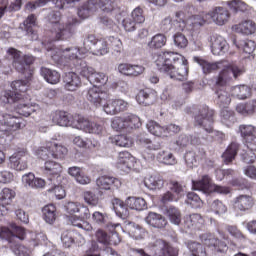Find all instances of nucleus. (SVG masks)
Returning <instances> with one entry per match:
<instances>
[{
	"mask_svg": "<svg viewBox=\"0 0 256 256\" xmlns=\"http://www.w3.org/2000/svg\"><path fill=\"white\" fill-rule=\"evenodd\" d=\"M90 217H83V212L80 213L79 216H71L69 222L73 227H78V229H83L84 231H93V226L89 224V222L85 221V219H89Z\"/></svg>",
	"mask_w": 256,
	"mask_h": 256,
	"instance_id": "nucleus-37",
	"label": "nucleus"
},
{
	"mask_svg": "<svg viewBox=\"0 0 256 256\" xmlns=\"http://www.w3.org/2000/svg\"><path fill=\"white\" fill-rule=\"evenodd\" d=\"M74 119L75 116L63 111H57L52 116L53 123L60 127H73Z\"/></svg>",
	"mask_w": 256,
	"mask_h": 256,
	"instance_id": "nucleus-27",
	"label": "nucleus"
},
{
	"mask_svg": "<svg viewBox=\"0 0 256 256\" xmlns=\"http://www.w3.org/2000/svg\"><path fill=\"white\" fill-rule=\"evenodd\" d=\"M192 188L194 191H200L204 195H209V193H219L220 195H229L231 190L225 186H219L211 182V177L209 175L202 176L199 181H192Z\"/></svg>",
	"mask_w": 256,
	"mask_h": 256,
	"instance_id": "nucleus-7",
	"label": "nucleus"
},
{
	"mask_svg": "<svg viewBox=\"0 0 256 256\" xmlns=\"http://www.w3.org/2000/svg\"><path fill=\"white\" fill-rule=\"evenodd\" d=\"M13 199H15V192L10 188H3L0 193V203L5 205H11Z\"/></svg>",
	"mask_w": 256,
	"mask_h": 256,
	"instance_id": "nucleus-53",
	"label": "nucleus"
},
{
	"mask_svg": "<svg viewBox=\"0 0 256 256\" xmlns=\"http://www.w3.org/2000/svg\"><path fill=\"white\" fill-rule=\"evenodd\" d=\"M186 203H188V205H191L193 209H201V207H203V200H201L199 195H197L195 192H189L187 194Z\"/></svg>",
	"mask_w": 256,
	"mask_h": 256,
	"instance_id": "nucleus-58",
	"label": "nucleus"
},
{
	"mask_svg": "<svg viewBox=\"0 0 256 256\" xmlns=\"http://www.w3.org/2000/svg\"><path fill=\"white\" fill-rule=\"evenodd\" d=\"M154 63L157 69L162 73H167L170 79L185 81L189 75L187 59L181 54L172 51L160 52L155 55Z\"/></svg>",
	"mask_w": 256,
	"mask_h": 256,
	"instance_id": "nucleus-1",
	"label": "nucleus"
},
{
	"mask_svg": "<svg viewBox=\"0 0 256 256\" xmlns=\"http://www.w3.org/2000/svg\"><path fill=\"white\" fill-rule=\"evenodd\" d=\"M215 112L209 107H203L195 117L197 125L203 127L207 133H213V115Z\"/></svg>",
	"mask_w": 256,
	"mask_h": 256,
	"instance_id": "nucleus-14",
	"label": "nucleus"
},
{
	"mask_svg": "<svg viewBox=\"0 0 256 256\" xmlns=\"http://www.w3.org/2000/svg\"><path fill=\"white\" fill-rule=\"evenodd\" d=\"M126 205L129 209H133L135 211H143V209L147 208V202L145 199L139 197H128Z\"/></svg>",
	"mask_w": 256,
	"mask_h": 256,
	"instance_id": "nucleus-42",
	"label": "nucleus"
},
{
	"mask_svg": "<svg viewBox=\"0 0 256 256\" xmlns=\"http://www.w3.org/2000/svg\"><path fill=\"white\" fill-rule=\"evenodd\" d=\"M64 209L66 213H69V215H73L75 213H82V217L84 218L91 217L89 208L79 202H67L66 204H64Z\"/></svg>",
	"mask_w": 256,
	"mask_h": 256,
	"instance_id": "nucleus-26",
	"label": "nucleus"
},
{
	"mask_svg": "<svg viewBox=\"0 0 256 256\" xmlns=\"http://www.w3.org/2000/svg\"><path fill=\"white\" fill-rule=\"evenodd\" d=\"M22 183L24 187H28L29 189H43L47 186V181L35 177V174L31 172L22 176Z\"/></svg>",
	"mask_w": 256,
	"mask_h": 256,
	"instance_id": "nucleus-22",
	"label": "nucleus"
},
{
	"mask_svg": "<svg viewBox=\"0 0 256 256\" xmlns=\"http://www.w3.org/2000/svg\"><path fill=\"white\" fill-rule=\"evenodd\" d=\"M14 107H15V111L11 112L10 115H16V117L17 115H22V117H29L33 113H35V111H37L35 106L29 105V104H23L21 102H19Z\"/></svg>",
	"mask_w": 256,
	"mask_h": 256,
	"instance_id": "nucleus-39",
	"label": "nucleus"
},
{
	"mask_svg": "<svg viewBox=\"0 0 256 256\" xmlns=\"http://www.w3.org/2000/svg\"><path fill=\"white\" fill-rule=\"evenodd\" d=\"M125 231L135 239L136 241H141L145 239V230L141 226L135 224V222L126 221L124 226Z\"/></svg>",
	"mask_w": 256,
	"mask_h": 256,
	"instance_id": "nucleus-30",
	"label": "nucleus"
},
{
	"mask_svg": "<svg viewBox=\"0 0 256 256\" xmlns=\"http://www.w3.org/2000/svg\"><path fill=\"white\" fill-rule=\"evenodd\" d=\"M85 97L87 101H89V103H91L95 107H101V104L106 103L109 99L108 93L102 91L101 88L97 86L89 88L85 94Z\"/></svg>",
	"mask_w": 256,
	"mask_h": 256,
	"instance_id": "nucleus-15",
	"label": "nucleus"
},
{
	"mask_svg": "<svg viewBox=\"0 0 256 256\" xmlns=\"http://www.w3.org/2000/svg\"><path fill=\"white\" fill-rule=\"evenodd\" d=\"M227 5L233 13H245V11H249V5L242 0L228 1Z\"/></svg>",
	"mask_w": 256,
	"mask_h": 256,
	"instance_id": "nucleus-48",
	"label": "nucleus"
},
{
	"mask_svg": "<svg viewBox=\"0 0 256 256\" xmlns=\"http://www.w3.org/2000/svg\"><path fill=\"white\" fill-rule=\"evenodd\" d=\"M67 154V148L63 145H58L55 142H48L46 147L40 150L41 159L53 157L54 159H63Z\"/></svg>",
	"mask_w": 256,
	"mask_h": 256,
	"instance_id": "nucleus-13",
	"label": "nucleus"
},
{
	"mask_svg": "<svg viewBox=\"0 0 256 256\" xmlns=\"http://www.w3.org/2000/svg\"><path fill=\"white\" fill-rule=\"evenodd\" d=\"M211 51L213 55H225L229 51V44L223 36L214 35L211 37Z\"/></svg>",
	"mask_w": 256,
	"mask_h": 256,
	"instance_id": "nucleus-19",
	"label": "nucleus"
},
{
	"mask_svg": "<svg viewBox=\"0 0 256 256\" xmlns=\"http://www.w3.org/2000/svg\"><path fill=\"white\" fill-rule=\"evenodd\" d=\"M78 69H79L80 75H82V77H86V79H88V81H91V77H93V75L95 73V69L93 67L87 66V64L85 62H81L80 67Z\"/></svg>",
	"mask_w": 256,
	"mask_h": 256,
	"instance_id": "nucleus-64",
	"label": "nucleus"
},
{
	"mask_svg": "<svg viewBox=\"0 0 256 256\" xmlns=\"http://www.w3.org/2000/svg\"><path fill=\"white\" fill-rule=\"evenodd\" d=\"M40 73L45 81L50 83V85H57V83L61 81V74H59L57 70L42 67Z\"/></svg>",
	"mask_w": 256,
	"mask_h": 256,
	"instance_id": "nucleus-38",
	"label": "nucleus"
},
{
	"mask_svg": "<svg viewBox=\"0 0 256 256\" xmlns=\"http://www.w3.org/2000/svg\"><path fill=\"white\" fill-rule=\"evenodd\" d=\"M10 167L15 171H25L27 169V154L25 152L14 153L10 157Z\"/></svg>",
	"mask_w": 256,
	"mask_h": 256,
	"instance_id": "nucleus-23",
	"label": "nucleus"
},
{
	"mask_svg": "<svg viewBox=\"0 0 256 256\" xmlns=\"http://www.w3.org/2000/svg\"><path fill=\"white\" fill-rule=\"evenodd\" d=\"M96 3V11L97 9H101L104 13H111L115 9V2L111 0H99Z\"/></svg>",
	"mask_w": 256,
	"mask_h": 256,
	"instance_id": "nucleus-60",
	"label": "nucleus"
},
{
	"mask_svg": "<svg viewBox=\"0 0 256 256\" xmlns=\"http://www.w3.org/2000/svg\"><path fill=\"white\" fill-rule=\"evenodd\" d=\"M8 55L13 59V67L16 71L25 75L27 79H30L31 75H33L31 64L35 61L33 56H23L21 52L14 48L8 49Z\"/></svg>",
	"mask_w": 256,
	"mask_h": 256,
	"instance_id": "nucleus-6",
	"label": "nucleus"
},
{
	"mask_svg": "<svg viewBox=\"0 0 256 256\" xmlns=\"http://www.w3.org/2000/svg\"><path fill=\"white\" fill-rule=\"evenodd\" d=\"M50 23L54 27L56 41H63L65 39H70V37L75 35V27L79 25V20L70 16L68 18H64L61 23V13L54 12L50 16Z\"/></svg>",
	"mask_w": 256,
	"mask_h": 256,
	"instance_id": "nucleus-3",
	"label": "nucleus"
},
{
	"mask_svg": "<svg viewBox=\"0 0 256 256\" xmlns=\"http://www.w3.org/2000/svg\"><path fill=\"white\" fill-rule=\"evenodd\" d=\"M55 211L56 209L54 205H48L42 209L44 220L46 221V223H49V225L55 223V219L57 218Z\"/></svg>",
	"mask_w": 256,
	"mask_h": 256,
	"instance_id": "nucleus-52",
	"label": "nucleus"
},
{
	"mask_svg": "<svg viewBox=\"0 0 256 256\" xmlns=\"http://www.w3.org/2000/svg\"><path fill=\"white\" fill-rule=\"evenodd\" d=\"M61 171H63V167L55 161H46L44 164V173L46 175H59Z\"/></svg>",
	"mask_w": 256,
	"mask_h": 256,
	"instance_id": "nucleus-49",
	"label": "nucleus"
},
{
	"mask_svg": "<svg viewBox=\"0 0 256 256\" xmlns=\"http://www.w3.org/2000/svg\"><path fill=\"white\" fill-rule=\"evenodd\" d=\"M109 53V46L105 39H100L96 42V45L93 48V54L97 56L107 55Z\"/></svg>",
	"mask_w": 256,
	"mask_h": 256,
	"instance_id": "nucleus-56",
	"label": "nucleus"
},
{
	"mask_svg": "<svg viewBox=\"0 0 256 256\" xmlns=\"http://www.w3.org/2000/svg\"><path fill=\"white\" fill-rule=\"evenodd\" d=\"M188 249L192 253V256H207V251H205V248H203V245L197 242L189 243Z\"/></svg>",
	"mask_w": 256,
	"mask_h": 256,
	"instance_id": "nucleus-62",
	"label": "nucleus"
},
{
	"mask_svg": "<svg viewBox=\"0 0 256 256\" xmlns=\"http://www.w3.org/2000/svg\"><path fill=\"white\" fill-rule=\"evenodd\" d=\"M241 136L248 144V149H256V128L253 125H240Z\"/></svg>",
	"mask_w": 256,
	"mask_h": 256,
	"instance_id": "nucleus-18",
	"label": "nucleus"
},
{
	"mask_svg": "<svg viewBox=\"0 0 256 256\" xmlns=\"http://www.w3.org/2000/svg\"><path fill=\"white\" fill-rule=\"evenodd\" d=\"M239 151V144L237 143H231L226 151L222 154V159L224 160V163L229 164L231 161L237 157V153Z\"/></svg>",
	"mask_w": 256,
	"mask_h": 256,
	"instance_id": "nucleus-44",
	"label": "nucleus"
},
{
	"mask_svg": "<svg viewBox=\"0 0 256 256\" xmlns=\"http://www.w3.org/2000/svg\"><path fill=\"white\" fill-rule=\"evenodd\" d=\"M48 57H51L55 63H71V61H81L85 51L77 46H70L64 49H59L57 47H52L47 51Z\"/></svg>",
	"mask_w": 256,
	"mask_h": 256,
	"instance_id": "nucleus-4",
	"label": "nucleus"
},
{
	"mask_svg": "<svg viewBox=\"0 0 256 256\" xmlns=\"http://www.w3.org/2000/svg\"><path fill=\"white\" fill-rule=\"evenodd\" d=\"M92 221L96 225L104 226L106 229L110 230L111 232L115 231L117 227H121V224L119 223H113V222H108L107 223V214L99 211H95L92 214Z\"/></svg>",
	"mask_w": 256,
	"mask_h": 256,
	"instance_id": "nucleus-24",
	"label": "nucleus"
},
{
	"mask_svg": "<svg viewBox=\"0 0 256 256\" xmlns=\"http://www.w3.org/2000/svg\"><path fill=\"white\" fill-rule=\"evenodd\" d=\"M205 220L201 217V214H192L189 216L184 217V228L185 229H201Z\"/></svg>",
	"mask_w": 256,
	"mask_h": 256,
	"instance_id": "nucleus-33",
	"label": "nucleus"
},
{
	"mask_svg": "<svg viewBox=\"0 0 256 256\" xmlns=\"http://www.w3.org/2000/svg\"><path fill=\"white\" fill-rule=\"evenodd\" d=\"M157 159L159 163H163L164 165H177V158L169 151H160L157 155Z\"/></svg>",
	"mask_w": 256,
	"mask_h": 256,
	"instance_id": "nucleus-47",
	"label": "nucleus"
},
{
	"mask_svg": "<svg viewBox=\"0 0 256 256\" xmlns=\"http://www.w3.org/2000/svg\"><path fill=\"white\" fill-rule=\"evenodd\" d=\"M145 222L147 225H150V227H154L155 229H164L167 225L165 217L155 212H149L145 218Z\"/></svg>",
	"mask_w": 256,
	"mask_h": 256,
	"instance_id": "nucleus-28",
	"label": "nucleus"
},
{
	"mask_svg": "<svg viewBox=\"0 0 256 256\" xmlns=\"http://www.w3.org/2000/svg\"><path fill=\"white\" fill-rule=\"evenodd\" d=\"M63 81L67 91H77L81 87V78L75 72L66 73Z\"/></svg>",
	"mask_w": 256,
	"mask_h": 256,
	"instance_id": "nucleus-29",
	"label": "nucleus"
},
{
	"mask_svg": "<svg viewBox=\"0 0 256 256\" xmlns=\"http://www.w3.org/2000/svg\"><path fill=\"white\" fill-rule=\"evenodd\" d=\"M82 197L90 207H97L99 205V196L92 191H84Z\"/></svg>",
	"mask_w": 256,
	"mask_h": 256,
	"instance_id": "nucleus-57",
	"label": "nucleus"
},
{
	"mask_svg": "<svg viewBox=\"0 0 256 256\" xmlns=\"http://www.w3.org/2000/svg\"><path fill=\"white\" fill-rule=\"evenodd\" d=\"M174 45L178 47V49H185L187 45H189V40L183 33H176L173 35Z\"/></svg>",
	"mask_w": 256,
	"mask_h": 256,
	"instance_id": "nucleus-63",
	"label": "nucleus"
},
{
	"mask_svg": "<svg viewBox=\"0 0 256 256\" xmlns=\"http://www.w3.org/2000/svg\"><path fill=\"white\" fill-rule=\"evenodd\" d=\"M136 101L139 103V105H151L153 103V99H151V94L147 92L146 90H141L137 96Z\"/></svg>",
	"mask_w": 256,
	"mask_h": 256,
	"instance_id": "nucleus-61",
	"label": "nucleus"
},
{
	"mask_svg": "<svg viewBox=\"0 0 256 256\" xmlns=\"http://www.w3.org/2000/svg\"><path fill=\"white\" fill-rule=\"evenodd\" d=\"M253 205H255V200L251 195L242 194L234 199V207L238 211H249Z\"/></svg>",
	"mask_w": 256,
	"mask_h": 256,
	"instance_id": "nucleus-25",
	"label": "nucleus"
},
{
	"mask_svg": "<svg viewBox=\"0 0 256 256\" xmlns=\"http://www.w3.org/2000/svg\"><path fill=\"white\" fill-rule=\"evenodd\" d=\"M200 241L207 247H214V249L220 253H223V251L227 249V244H225V242L219 241V239L215 238V235L211 233L200 235Z\"/></svg>",
	"mask_w": 256,
	"mask_h": 256,
	"instance_id": "nucleus-20",
	"label": "nucleus"
},
{
	"mask_svg": "<svg viewBox=\"0 0 256 256\" xmlns=\"http://www.w3.org/2000/svg\"><path fill=\"white\" fill-rule=\"evenodd\" d=\"M97 187L109 191L111 187H121V181L111 176H101L96 180Z\"/></svg>",
	"mask_w": 256,
	"mask_h": 256,
	"instance_id": "nucleus-34",
	"label": "nucleus"
},
{
	"mask_svg": "<svg viewBox=\"0 0 256 256\" xmlns=\"http://www.w3.org/2000/svg\"><path fill=\"white\" fill-rule=\"evenodd\" d=\"M201 159H203V154L199 150L187 151L184 154L185 164L188 169L199 167V161H201Z\"/></svg>",
	"mask_w": 256,
	"mask_h": 256,
	"instance_id": "nucleus-31",
	"label": "nucleus"
},
{
	"mask_svg": "<svg viewBox=\"0 0 256 256\" xmlns=\"http://www.w3.org/2000/svg\"><path fill=\"white\" fill-rule=\"evenodd\" d=\"M141 126V118L135 114H125L122 117H114L111 127L114 131H132L139 129Z\"/></svg>",
	"mask_w": 256,
	"mask_h": 256,
	"instance_id": "nucleus-8",
	"label": "nucleus"
},
{
	"mask_svg": "<svg viewBox=\"0 0 256 256\" xmlns=\"http://www.w3.org/2000/svg\"><path fill=\"white\" fill-rule=\"evenodd\" d=\"M72 128L80 129L81 131H85V133H94L95 135H101L103 133V126L101 124L91 122L81 115L74 116Z\"/></svg>",
	"mask_w": 256,
	"mask_h": 256,
	"instance_id": "nucleus-12",
	"label": "nucleus"
},
{
	"mask_svg": "<svg viewBox=\"0 0 256 256\" xmlns=\"http://www.w3.org/2000/svg\"><path fill=\"white\" fill-rule=\"evenodd\" d=\"M207 17L210 19V23H215L216 25H225V23L229 21L231 14H229V10L218 6L208 12Z\"/></svg>",
	"mask_w": 256,
	"mask_h": 256,
	"instance_id": "nucleus-17",
	"label": "nucleus"
},
{
	"mask_svg": "<svg viewBox=\"0 0 256 256\" xmlns=\"http://www.w3.org/2000/svg\"><path fill=\"white\" fill-rule=\"evenodd\" d=\"M146 127L149 133L155 135V137H167V131H165V128L155 121H149Z\"/></svg>",
	"mask_w": 256,
	"mask_h": 256,
	"instance_id": "nucleus-46",
	"label": "nucleus"
},
{
	"mask_svg": "<svg viewBox=\"0 0 256 256\" xmlns=\"http://www.w3.org/2000/svg\"><path fill=\"white\" fill-rule=\"evenodd\" d=\"M95 11H97V3L95 0H89L78 9V16L80 19H87L90 17L91 13H95Z\"/></svg>",
	"mask_w": 256,
	"mask_h": 256,
	"instance_id": "nucleus-40",
	"label": "nucleus"
},
{
	"mask_svg": "<svg viewBox=\"0 0 256 256\" xmlns=\"http://www.w3.org/2000/svg\"><path fill=\"white\" fill-rule=\"evenodd\" d=\"M167 43V37L163 34H156L152 37L151 41L148 42V47L150 49H161V47H165Z\"/></svg>",
	"mask_w": 256,
	"mask_h": 256,
	"instance_id": "nucleus-50",
	"label": "nucleus"
},
{
	"mask_svg": "<svg viewBox=\"0 0 256 256\" xmlns=\"http://www.w3.org/2000/svg\"><path fill=\"white\" fill-rule=\"evenodd\" d=\"M12 90H6L2 96L3 103H18L25 99V94L29 91V80H17L11 83Z\"/></svg>",
	"mask_w": 256,
	"mask_h": 256,
	"instance_id": "nucleus-5",
	"label": "nucleus"
},
{
	"mask_svg": "<svg viewBox=\"0 0 256 256\" xmlns=\"http://www.w3.org/2000/svg\"><path fill=\"white\" fill-rule=\"evenodd\" d=\"M144 185L151 191H157V189H163L165 185V180L159 174L151 175L148 178H145Z\"/></svg>",
	"mask_w": 256,
	"mask_h": 256,
	"instance_id": "nucleus-36",
	"label": "nucleus"
},
{
	"mask_svg": "<svg viewBox=\"0 0 256 256\" xmlns=\"http://www.w3.org/2000/svg\"><path fill=\"white\" fill-rule=\"evenodd\" d=\"M195 63H198L200 67H202L203 73H211L212 71H217V69H221L220 73L216 77V85L218 87H225V85H229L231 81L241 77L243 73H245V67L237 64H229L227 61H218L214 63L207 62L197 56L194 58Z\"/></svg>",
	"mask_w": 256,
	"mask_h": 256,
	"instance_id": "nucleus-2",
	"label": "nucleus"
},
{
	"mask_svg": "<svg viewBox=\"0 0 256 256\" xmlns=\"http://www.w3.org/2000/svg\"><path fill=\"white\" fill-rule=\"evenodd\" d=\"M110 139L111 143L117 145L118 147H131L133 145V140L126 135H116Z\"/></svg>",
	"mask_w": 256,
	"mask_h": 256,
	"instance_id": "nucleus-51",
	"label": "nucleus"
},
{
	"mask_svg": "<svg viewBox=\"0 0 256 256\" xmlns=\"http://www.w3.org/2000/svg\"><path fill=\"white\" fill-rule=\"evenodd\" d=\"M231 95L237 99H247V97H251V88L247 85L234 86L231 89Z\"/></svg>",
	"mask_w": 256,
	"mask_h": 256,
	"instance_id": "nucleus-43",
	"label": "nucleus"
},
{
	"mask_svg": "<svg viewBox=\"0 0 256 256\" xmlns=\"http://www.w3.org/2000/svg\"><path fill=\"white\" fill-rule=\"evenodd\" d=\"M23 127H25V121L19 116L11 113L0 115V131L2 133L17 131V129H23Z\"/></svg>",
	"mask_w": 256,
	"mask_h": 256,
	"instance_id": "nucleus-10",
	"label": "nucleus"
},
{
	"mask_svg": "<svg viewBox=\"0 0 256 256\" xmlns=\"http://www.w3.org/2000/svg\"><path fill=\"white\" fill-rule=\"evenodd\" d=\"M190 143H192L193 145H197L199 141L191 140L190 136L181 134L176 139V141L172 143V149H174V151H179L180 149H185V147H187V145H189Z\"/></svg>",
	"mask_w": 256,
	"mask_h": 256,
	"instance_id": "nucleus-41",
	"label": "nucleus"
},
{
	"mask_svg": "<svg viewBox=\"0 0 256 256\" xmlns=\"http://www.w3.org/2000/svg\"><path fill=\"white\" fill-rule=\"evenodd\" d=\"M166 215L173 225H179V223H181V212L179 209L170 206L166 211Z\"/></svg>",
	"mask_w": 256,
	"mask_h": 256,
	"instance_id": "nucleus-55",
	"label": "nucleus"
},
{
	"mask_svg": "<svg viewBox=\"0 0 256 256\" xmlns=\"http://www.w3.org/2000/svg\"><path fill=\"white\" fill-rule=\"evenodd\" d=\"M113 211H115L118 217H127L129 211L127 210V205L119 198L112 199Z\"/></svg>",
	"mask_w": 256,
	"mask_h": 256,
	"instance_id": "nucleus-45",
	"label": "nucleus"
},
{
	"mask_svg": "<svg viewBox=\"0 0 256 256\" xmlns=\"http://www.w3.org/2000/svg\"><path fill=\"white\" fill-rule=\"evenodd\" d=\"M116 167L123 173H129L135 167V157L128 151L119 152Z\"/></svg>",
	"mask_w": 256,
	"mask_h": 256,
	"instance_id": "nucleus-16",
	"label": "nucleus"
},
{
	"mask_svg": "<svg viewBox=\"0 0 256 256\" xmlns=\"http://www.w3.org/2000/svg\"><path fill=\"white\" fill-rule=\"evenodd\" d=\"M147 249L155 256H177L178 252L171 247L169 243L160 238L153 239L147 246Z\"/></svg>",
	"mask_w": 256,
	"mask_h": 256,
	"instance_id": "nucleus-9",
	"label": "nucleus"
},
{
	"mask_svg": "<svg viewBox=\"0 0 256 256\" xmlns=\"http://www.w3.org/2000/svg\"><path fill=\"white\" fill-rule=\"evenodd\" d=\"M235 33H241L242 35H253L256 31V24L253 20H246L239 24L232 26Z\"/></svg>",
	"mask_w": 256,
	"mask_h": 256,
	"instance_id": "nucleus-35",
	"label": "nucleus"
},
{
	"mask_svg": "<svg viewBox=\"0 0 256 256\" xmlns=\"http://www.w3.org/2000/svg\"><path fill=\"white\" fill-rule=\"evenodd\" d=\"M223 88H220L216 90V103L219 105V107H223L224 109H227V106L231 103V93H229V88H227V85L222 86Z\"/></svg>",
	"mask_w": 256,
	"mask_h": 256,
	"instance_id": "nucleus-32",
	"label": "nucleus"
},
{
	"mask_svg": "<svg viewBox=\"0 0 256 256\" xmlns=\"http://www.w3.org/2000/svg\"><path fill=\"white\" fill-rule=\"evenodd\" d=\"M118 71L121 75H126V77H139V75H143L145 72V67L141 65L122 63L118 65Z\"/></svg>",
	"mask_w": 256,
	"mask_h": 256,
	"instance_id": "nucleus-21",
	"label": "nucleus"
},
{
	"mask_svg": "<svg viewBox=\"0 0 256 256\" xmlns=\"http://www.w3.org/2000/svg\"><path fill=\"white\" fill-rule=\"evenodd\" d=\"M0 237L8 241L10 249H12L13 253L17 256H31V249L20 245L17 242V236H13V233H11L9 229L2 227L0 229Z\"/></svg>",
	"mask_w": 256,
	"mask_h": 256,
	"instance_id": "nucleus-11",
	"label": "nucleus"
},
{
	"mask_svg": "<svg viewBox=\"0 0 256 256\" xmlns=\"http://www.w3.org/2000/svg\"><path fill=\"white\" fill-rule=\"evenodd\" d=\"M46 185H49L48 188L49 193H53L56 197V199H64L66 193L65 189H63L61 186H57L53 184V179H48L46 182Z\"/></svg>",
	"mask_w": 256,
	"mask_h": 256,
	"instance_id": "nucleus-54",
	"label": "nucleus"
},
{
	"mask_svg": "<svg viewBox=\"0 0 256 256\" xmlns=\"http://www.w3.org/2000/svg\"><path fill=\"white\" fill-rule=\"evenodd\" d=\"M238 49H242L244 53L247 55H251L253 51H255L256 44L253 40H242L238 44H236Z\"/></svg>",
	"mask_w": 256,
	"mask_h": 256,
	"instance_id": "nucleus-59",
	"label": "nucleus"
}]
</instances>
